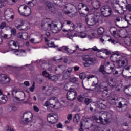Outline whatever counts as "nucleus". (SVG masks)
Listing matches in <instances>:
<instances>
[{"instance_id":"42","label":"nucleus","mask_w":131,"mask_h":131,"mask_svg":"<svg viewBox=\"0 0 131 131\" xmlns=\"http://www.w3.org/2000/svg\"><path fill=\"white\" fill-rule=\"evenodd\" d=\"M42 76L47 77V78L49 79V78H50L51 76V74H49V73L47 72V71H44L42 72Z\"/></svg>"},{"instance_id":"63","label":"nucleus","mask_w":131,"mask_h":131,"mask_svg":"<svg viewBox=\"0 0 131 131\" xmlns=\"http://www.w3.org/2000/svg\"><path fill=\"white\" fill-rule=\"evenodd\" d=\"M73 69L74 71H78L79 70V67L78 66H74L73 67Z\"/></svg>"},{"instance_id":"29","label":"nucleus","mask_w":131,"mask_h":131,"mask_svg":"<svg viewBox=\"0 0 131 131\" xmlns=\"http://www.w3.org/2000/svg\"><path fill=\"white\" fill-rule=\"evenodd\" d=\"M37 1L36 0H31L27 2V5L30 7H34L36 5Z\"/></svg>"},{"instance_id":"47","label":"nucleus","mask_w":131,"mask_h":131,"mask_svg":"<svg viewBox=\"0 0 131 131\" xmlns=\"http://www.w3.org/2000/svg\"><path fill=\"white\" fill-rule=\"evenodd\" d=\"M82 86H83V89H84V90L87 91L89 93H90V92H93V91H95V90H96L95 88H94V89H88V88H86L84 86V85L83 84H82Z\"/></svg>"},{"instance_id":"39","label":"nucleus","mask_w":131,"mask_h":131,"mask_svg":"<svg viewBox=\"0 0 131 131\" xmlns=\"http://www.w3.org/2000/svg\"><path fill=\"white\" fill-rule=\"evenodd\" d=\"M30 42H31L32 43H33L34 45H36L40 42V41L37 40V39L35 38H31L30 39Z\"/></svg>"},{"instance_id":"20","label":"nucleus","mask_w":131,"mask_h":131,"mask_svg":"<svg viewBox=\"0 0 131 131\" xmlns=\"http://www.w3.org/2000/svg\"><path fill=\"white\" fill-rule=\"evenodd\" d=\"M28 36L29 35L27 32H20L17 34V37L24 40H27L28 39Z\"/></svg>"},{"instance_id":"27","label":"nucleus","mask_w":131,"mask_h":131,"mask_svg":"<svg viewBox=\"0 0 131 131\" xmlns=\"http://www.w3.org/2000/svg\"><path fill=\"white\" fill-rule=\"evenodd\" d=\"M43 91H46L47 92H49L50 94L53 93V91H54L55 89L53 88V86L49 85V86H45L43 87Z\"/></svg>"},{"instance_id":"46","label":"nucleus","mask_w":131,"mask_h":131,"mask_svg":"<svg viewBox=\"0 0 131 131\" xmlns=\"http://www.w3.org/2000/svg\"><path fill=\"white\" fill-rule=\"evenodd\" d=\"M35 82H33L31 87L29 88L30 92H32V93H33V92L34 91V89H35Z\"/></svg>"},{"instance_id":"56","label":"nucleus","mask_w":131,"mask_h":131,"mask_svg":"<svg viewBox=\"0 0 131 131\" xmlns=\"http://www.w3.org/2000/svg\"><path fill=\"white\" fill-rule=\"evenodd\" d=\"M67 119L69 121H70L72 119V114H68L67 116Z\"/></svg>"},{"instance_id":"14","label":"nucleus","mask_w":131,"mask_h":131,"mask_svg":"<svg viewBox=\"0 0 131 131\" xmlns=\"http://www.w3.org/2000/svg\"><path fill=\"white\" fill-rule=\"evenodd\" d=\"M114 4L113 6V8L115 11V13H118L119 14H120L121 15H122L123 14V12H119V11L121 10L122 11L123 10V7L119 6L118 4H119V1L118 0H114Z\"/></svg>"},{"instance_id":"12","label":"nucleus","mask_w":131,"mask_h":131,"mask_svg":"<svg viewBox=\"0 0 131 131\" xmlns=\"http://www.w3.org/2000/svg\"><path fill=\"white\" fill-rule=\"evenodd\" d=\"M85 21L89 26H94V25L97 24L98 22V18H97V16H92L91 18L86 17Z\"/></svg>"},{"instance_id":"62","label":"nucleus","mask_w":131,"mask_h":131,"mask_svg":"<svg viewBox=\"0 0 131 131\" xmlns=\"http://www.w3.org/2000/svg\"><path fill=\"white\" fill-rule=\"evenodd\" d=\"M126 7L127 10H128L129 12H131V4H128Z\"/></svg>"},{"instance_id":"31","label":"nucleus","mask_w":131,"mask_h":131,"mask_svg":"<svg viewBox=\"0 0 131 131\" xmlns=\"http://www.w3.org/2000/svg\"><path fill=\"white\" fill-rule=\"evenodd\" d=\"M78 28H79L80 30L81 31V32H85L89 31V29H88V28L84 27V26L81 25H79L78 26Z\"/></svg>"},{"instance_id":"3","label":"nucleus","mask_w":131,"mask_h":131,"mask_svg":"<svg viewBox=\"0 0 131 131\" xmlns=\"http://www.w3.org/2000/svg\"><path fill=\"white\" fill-rule=\"evenodd\" d=\"M103 116H106L104 120V122L103 121V119L102 117L100 116H93L92 117V119L93 120H95L96 122L97 123H100V124H107V123H108L109 122V119L111 118L112 117V115L110 113L105 112L103 114H102Z\"/></svg>"},{"instance_id":"44","label":"nucleus","mask_w":131,"mask_h":131,"mask_svg":"<svg viewBox=\"0 0 131 131\" xmlns=\"http://www.w3.org/2000/svg\"><path fill=\"white\" fill-rule=\"evenodd\" d=\"M73 70V68H68L64 72H66L67 73L71 75V72H72V70Z\"/></svg>"},{"instance_id":"38","label":"nucleus","mask_w":131,"mask_h":131,"mask_svg":"<svg viewBox=\"0 0 131 131\" xmlns=\"http://www.w3.org/2000/svg\"><path fill=\"white\" fill-rule=\"evenodd\" d=\"M80 117H79V115L78 114H77L75 115V117L74 118V122L78 123L79 122Z\"/></svg>"},{"instance_id":"41","label":"nucleus","mask_w":131,"mask_h":131,"mask_svg":"<svg viewBox=\"0 0 131 131\" xmlns=\"http://www.w3.org/2000/svg\"><path fill=\"white\" fill-rule=\"evenodd\" d=\"M100 72H101L103 74H106L107 73L105 71V68L104 66H101L99 69Z\"/></svg>"},{"instance_id":"52","label":"nucleus","mask_w":131,"mask_h":131,"mask_svg":"<svg viewBox=\"0 0 131 131\" xmlns=\"http://www.w3.org/2000/svg\"><path fill=\"white\" fill-rule=\"evenodd\" d=\"M84 103L86 104V105H89V104L91 103V99L89 98H85L84 100Z\"/></svg>"},{"instance_id":"40","label":"nucleus","mask_w":131,"mask_h":131,"mask_svg":"<svg viewBox=\"0 0 131 131\" xmlns=\"http://www.w3.org/2000/svg\"><path fill=\"white\" fill-rule=\"evenodd\" d=\"M70 77V75L68 74L66 71L63 72V79H68Z\"/></svg>"},{"instance_id":"59","label":"nucleus","mask_w":131,"mask_h":131,"mask_svg":"<svg viewBox=\"0 0 131 131\" xmlns=\"http://www.w3.org/2000/svg\"><path fill=\"white\" fill-rule=\"evenodd\" d=\"M11 32L13 35H16L17 31H16V29L13 28L11 30Z\"/></svg>"},{"instance_id":"36","label":"nucleus","mask_w":131,"mask_h":131,"mask_svg":"<svg viewBox=\"0 0 131 131\" xmlns=\"http://www.w3.org/2000/svg\"><path fill=\"white\" fill-rule=\"evenodd\" d=\"M125 45L127 46H131V38L128 37H126L124 41Z\"/></svg>"},{"instance_id":"25","label":"nucleus","mask_w":131,"mask_h":131,"mask_svg":"<svg viewBox=\"0 0 131 131\" xmlns=\"http://www.w3.org/2000/svg\"><path fill=\"white\" fill-rule=\"evenodd\" d=\"M7 101H8V97H7V96L2 94V92L0 91V102H1L2 104H6Z\"/></svg>"},{"instance_id":"57","label":"nucleus","mask_w":131,"mask_h":131,"mask_svg":"<svg viewBox=\"0 0 131 131\" xmlns=\"http://www.w3.org/2000/svg\"><path fill=\"white\" fill-rule=\"evenodd\" d=\"M114 75H115V76H117V77H119L120 76V74H119L118 73V71H114L113 72Z\"/></svg>"},{"instance_id":"60","label":"nucleus","mask_w":131,"mask_h":131,"mask_svg":"<svg viewBox=\"0 0 131 131\" xmlns=\"http://www.w3.org/2000/svg\"><path fill=\"white\" fill-rule=\"evenodd\" d=\"M79 78L80 79H84V78H85V75H84L83 73H81L79 75Z\"/></svg>"},{"instance_id":"11","label":"nucleus","mask_w":131,"mask_h":131,"mask_svg":"<svg viewBox=\"0 0 131 131\" xmlns=\"http://www.w3.org/2000/svg\"><path fill=\"white\" fill-rule=\"evenodd\" d=\"M101 12L102 15L104 16V17H109V16L111 15V13H112V11L111 10V8L109 7L108 6H103L101 10Z\"/></svg>"},{"instance_id":"43","label":"nucleus","mask_w":131,"mask_h":131,"mask_svg":"<svg viewBox=\"0 0 131 131\" xmlns=\"http://www.w3.org/2000/svg\"><path fill=\"white\" fill-rule=\"evenodd\" d=\"M129 91H130V88H129V85L126 86V95L131 97L130 94H129Z\"/></svg>"},{"instance_id":"32","label":"nucleus","mask_w":131,"mask_h":131,"mask_svg":"<svg viewBox=\"0 0 131 131\" xmlns=\"http://www.w3.org/2000/svg\"><path fill=\"white\" fill-rule=\"evenodd\" d=\"M41 68L43 69L44 70H49V71H51V70H52V69L49 68V64L48 63H43L41 66Z\"/></svg>"},{"instance_id":"2","label":"nucleus","mask_w":131,"mask_h":131,"mask_svg":"<svg viewBox=\"0 0 131 131\" xmlns=\"http://www.w3.org/2000/svg\"><path fill=\"white\" fill-rule=\"evenodd\" d=\"M41 27L43 30H51L53 33H58L60 32V29L58 28L57 24L52 21L51 19L46 18L42 20L41 23Z\"/></svg>"},{"instance_id":"51","label":"nucleus","mask_w":131,"mask_h":131,"mask_svg":"<svg viewBox=\"0 0 131 131\" xmlns=\"http://www.w3.org/2000/svg\"><path fill=\"white\" fill-rule=\"evenodd\" d=\"M50 9H49V11L52 12V13H55V12H56V8L53 5L51 7Z\"/></svg>"},{"instance_id":"26","label":"nucleus","mask_w":131,"mask_h":131,"mask_svg":"<svg viewBox=\"0 0 131 131\" xmlns=\"http://www.w3.org/2000/svg\"><path fill=\"white\" fill-rule=\"evenodd\" d=\"M108 83L110 86L113 88L116 85V81L113 78L111 77L108 79Z\"/></svg>"},{"instance_id":"45","label":"nucleus","mask_w":131,"mask_h":131,"mask_svg":"<svg viewBox=\"0 0 131 131\" xmlns=\"http://www.w3.org/2000/svg\"><path fill=\"white\" fill-rule=\"evenodd\" d=\"M45 5L47 6V7H48L49 10H51V7L53 6V4H52V3L50 2H46Z\"/></svg>"},{"instance_id":"21","label":"nucleus","mask_w":131,"mask_h":131,"mask_svg":"<svg viewBox=\"0 0 131 131\" xmlns=\"http://www.w3.org/2000/svg\"><path fill=\"white\" fill-rule=\"evenodd\" d=\"M91 5L94 9L97 10L101 7V2L98 0H92Z\"/></svg>"},{"instance_id":"8","label":"nucleus","mask_w":131,"mask_h":131,"mask_svg":"<svg viewBox=\"0 0 131 131\" xmlns=\"http://www.w3.org/2000/svg\"><path fill=\"white\" fill-rule=\"evenodd\" d=\"M13 46L14 47H15V48L17 47H18V42H17L14 40L9 41L8 42L9 48H10V49H11V51H12V52H13L14 53V54H15V55H18V53H17L18 52L25 53V50H24L23 49L18 50V49H13L12 47H13Z\"/></svg>"},{"instance_id":"48","label":"nucleus","mask_w":131,"mask_h":131,"mask_svg":"<svg viewBox=\"0 0 131 131\" xmlns=\"http://www.w3.org/2000/svg\"><path fill=\"white\" fill-rule=\"evenodd\" d=\"M85 7V5L82 4V3H80L78 5L77 8L78 10H81L82 8H84Z\"/></svg>"},{"instance_id":"10","label":"nucleus","mask_w":131,"mask_h":131,"mask_svg":"<svg viewBox=\"0 0 131 131\" xmlns=\"http://www.w3.org/2000/svg\"><path fill=\"white\" fill-rule=\"evenodd\" d=\"M77 97V93L75 89H70L67 93V98L70 101H73V100H75Z\"/></svg>"},{"instance_id":"23","label":"nucleus","mask_w":131,"mask_h":131,"mask_svg":"<svg viewBox=\"0 0 131 131\" xmlns=\"http://www.w3.org/2000/svg\"><path fill=\"white\" fill-rule=\"evenodd\" d=\"M74 35L75 36H79L80 38H85V37H88L89 38H90V39L92 38L91 35H88V34L84 32H79L78 33V34L75 33Z\"/></svg>"},{"instance_id":"50","label":"nucleus","mask_w":131,"mask_h":131,"mask_svg":"<svg viewBox=\"0 0 131 131\" xmlns=\"http://www.w3.org/2000/svg\"><path fill=\"white\" fill-rule=\"evenodd\" d=\"M61 49L62 50V52H67L68 51V50H69V48L67 46H63L61 47Z\"/></svg>"},{"instance_id":"35","label":"nucleus","mask_w":131,"mask_h":131,"mask_svg":"<svg viewBox=\"0 0 131 131\" xmlns=\"http://www.w3.org/2000/svg\"><path fill=\"white\" fill-rule=\"evenodd\" d=\"M109 99L111 100V101H116V100H117V96L113 93H112L110 95Z\"/></svg>"},{"instance_id":"9","label":"nucleus","mask_w":131,"mask_h":131,"mask_svg":"<svg viewBox=\"0 0 131 131\" xmlns=\"http://www.w3.org/2000/svg\"><path fill=\"white\" fill-rule=\"evenodd\" d=\"M82 59L85 62L83 63L84 67H90L91 65L95 64V60L89 55H84Z\"/></svg>"},{"instance_id":"33","label":"nucleus","mask_w":131,"mask_h":131,"mask_svg":"<svg viewBox=\"0 0 131 131\" xmlns=\"http://www.w3.org/2000/svg\"><path fill=\"white\" fill-rule=\"evenodd\" d=\"M88 50H93V51H94V52H103V50H99L97 48V47H96V46H94V47H93L92 48H89V49H83V51H88Z\"/></svg>"},{"instance_id":"4","label":"nucleus","mask_w":131,"mask_h":131,"mask_svg":"<svg viewBox=\"0 0 131 131\" xmlns=\"http://www.w3.org/2000/svg\"><path fill=\"white\" fill-rule=\"evenodd\" d=\"M18 12L20 16L29 17L31 15V8L25 5H20L18 8Z\"/></svg>"},{"instance_id":"13","label":"nucleus","mask_w":131,"mask_h":131,"mask_svg":"<svg viewBox=\"0 0 131 131\" xmlns=\"http://www.w3.org/2000/svg\"><path fill=\"white\" fill-rule=\"evenodd\" d=\"M67 24V25H69L70 29H69L68 30H66L65 29H63L62 30V31L64 32H72V31H73L74 29L76 28V26L74 25L73 22L70 21V20H66L63 24Z\"/></svg>"},{"instance_id":"61","label":"nucleus","mask_w":131,"mask_h":131,"mask_svg":"<svg viewBox=\"0 0 131 131\" xmlns=\"http://www.w3.org/2000/svg\"><path fill=\"white\" fill-rule=\"evenodd\" d=\"M33 110L34 111H35V112H38V111H39V108H38V107H37L36 105H34L33 106Z\"/></svg>"},{"instance_id":"64","label":"nucleus","mask_w":131,"mask_h":131,"mask_svg":"<svg viewBox=\"0 0 131 131\" xmlns=\"http://www.w3.org/2000/svg\"><path fill=\"white\" fill-rule=\"evenodd\" d=\"M6 131H14V129L11 127H8L6 129Z\"/></svg>"},{"instance_id":"5","label":"nucleus","mask_w":131,"mask_h":131,"mask_svg":"<svg viewBox=\"0 0 131 131\" xmlns=\"http://www.w3.org/2000/svg\"><path fill=\"white\" fill-rule=\"evenodd\" d=\"M26 28L24 25V21L22 19H18L14 21V25L18 30H28L30 28V24L27 23Z\"/></svg>"},{"instance_id":"17","label":"nucleus","mask_w":131,"mask_h":131,"mask_svg":"<svg viewBox=\"0 0 131 131\" xmlns=\"http://www.w3.org/2000/svg\"><path fill=\"white\" fill-rule=\"evenodd\" d=\"M58 6L59 7V8H63L62 11L64 13V14H66L67 15H68L69 14H71V12L69 11L68 10V8H70L72 7L73 5L72 4H70L67 6H62L61 4L58 5Z\"/></svg>"},{"instance_id":"30","label":"nucleus","mask_w":131,"mask_h":131,"mask_svg":"<svg viewBox=\"0 0 131 131\" xmlns=\"http://www.w3.org/2000/svg\"><path fill=\"white\" fill-rule=\"evenodd\" d=\"M55 100V98H52L51 99H50L49 100V101H46L44 104V106H45V107H49V106H50V105H51L52 106V108H55L56 107V105H53L52 104H51V103H50V100Z\"/></svg>"},{"instance_id":"19","label":"nucleus","mask_w":131,"mask_h":131,"mask_svg":"<svg viewBox=\"0 0 131 131\" xmlns=\"http://www.w3.org/2000/svg\"><path fill=\"white\" fill-rule=\"evenodd\" d=\"M0 82L1 83H8L10 82V78L5 74H2L0 76Z\"/></svg>"},{"instance_id":"34","label":"nucleus","mask_w":131,"mask_h":131,"mask_svg":"<svg viewBox=\"0 0 131 131\" xmlns=\"http://www.w3.org/2000/svg\"><path fill=\"white\" fill-rule=\"evenodd\" d=\"M105 32V29L103 27H100L97 30V33L99 35H103Z\"/></svg>"},{"instance_id":"54","label":"nucleus","mask_w":131,"mask_h":131,"mask_svg":"<svg viewBox=\"0 0 131 131\" xmlns=\"http://www.w3.org/2000/svg\"><path fill=\"white\" fill-rule=\"evenodd\" d=\"M76 52V50H73L72 49H69L68 50V51H67V53H69V54H74V53H75Z\"/></svg>"},{"instance_id":"16","label":"nucleus","mask_w":131,"mask_h":131,"mask_svg":"<svg viewBox=\"0 0 131 131\" xmlns=\"http://www.w3.org/2000/svg\"><path fill=\"white\" fill-rule=\"evenodd\" d=\"M47 120L48 122H50V123L52 124L56 123V122H57V120H58L57 115L54 114H49L47 116Z\"/></svg>"},{"instance_id":"53","label":"nucleus","mask_w":131,"mask_h":131,"mask_svg":"<svg viewBox=\"0 0 131 131\" xmlns=\"http://www.w3.org/2000/svg\"><path fill=\"white\" fill-rule=\"evenodd\" d=\"M102 96L103 97H106L108 96V91H107L106 90L103 91V92H102Z\"/></svg>"},{"instance_id":"28","label":"nucleus","mask_w":131,"mask_h":131,"mask_svg":"<svg viewBox=\"0 0 131 131\" xmlns=\"http://www.w3.org/2000/svg\"><path fill=\"white\" fill-rule=\"evenodd\" d=\"M45 42L49 48H56L57 47L53 42H50L48 39H45Z\"/></svg>"},{"instance_id":"22","label":"nucleus","mask_w":131,"mask_h":131,"mask_svg":"<svg viewBox=\"0 0 131 131\" xmlns=\"http://www.w3.org/2000/svg\"><path fill=\"white\" fill-rule=\"evenodd\" d=\"M17 1L18 0H7V2L8 5L13 6V5H15V4H16ZM5 2H6V0H0V8L4 6V3H5Z\"/></svg>"},{"instance_id":"37","label":"nucleus","mask_w":131,"mask_h":131,"mask_svg":"<svg viewBox=\"0 0 131 131\" xmlns=\"http://www.w3.org/2000/svg\"><path fill=\"white\" fill-rule=\"evenodd\" d=\"M50 80H52L53 81H57L59 79V77L56 75L50 76L49 78Z\"/></svg>"},{"instance_id":"18","label":"nucleus","mask_w":131,"mask_h":131,"mask_svg":"<svg viewBox=\"0 0 131 131\" xmlns=\"http://www.w3.org/2000/svg\"><path fill=\"white\" fill-rule=\"evenodd\" d=\"M66 69V67L65 66H59L55 69V71H59V72L57 73V75H62L63 73L65 72V70Z\"/></svg>"},{"instance_id":"55","label":"nucleus","mask_w":131,"mask_h":131,"mask_svg":"<svg viewBox=\"0 0 131 131\" xmlns=\"http://www.w3.org/2000/svg\"><path fill=\"white\" fill-rule=\"evenodd\" d=\"M56 127H57V128H60L61 129H62V128H63V124H62V123H59L56 125Z\"/></svg>"},{"instance_id":"58","label":"nucleus","mask_w":131,"mask_h":131,"mask_svg":"<svg viewBox=\"0 0 131 131\" xmlns=\"http://www.w3.org/2000/svg\"><path fill=\"white\" fill-rule=\"evenodd\" d=\"M4 27H6V23L3 22L0 25V29H4Z\"/></svg>"},{"instance_id":"6","label":"nucleus","mask_w":131,"mask_h":131,"mask_svg":"<svg viewBox=\"0 0 131 131\" xmlns=\"http://www.w3.org/2000/svg\"><path fill=\"white\" fill-rule=\"evenodd\" d=\"M23 120L20 121L22 124H28L29 122L32 121V118H33V115L32 113L30 112H25L23 115Z\"/></svg>"},{"instance_id":"24","label":"nucleus","mask_w":131,"mask_h":131,"mask_svg":"<svg viewBox=\"0 0 131 131\" xmlns=\"http://www.w3.org/2000/svg\"><path fill=\"white\" fill-rule=\"evenodd\" d=\"M110 32L113 35L115 38H117L116 35H117L118 31L117 29L115 27H112L110 28Z\"/></svg>"},{"instance_id":"7","label":"nucleus","mask_w":131,"mask_h":131,"mask_svg":"<svg viewBox=\"0 0 131 131\" xmlns=\"http://www.w3.org/2000/svg\"><path fill=\"white\" fill-rule=\"evenodd\" d=\"M15 13H14L13 10L7 9L4 10V17L7 22H12Z\"/></svg>"},{"instance_id":"15","label":"nucleus","mask_w":131,"mask_h":131,"mask_svg":"<svg viewBox=\"0 0 131 131\" xmlns=\"http://www.w3.org/2000/svg\"><path fill=\"white\" fill-rule=\"evenodd\" d=\"M108 102L105 100H100L95 104V106L99 109H106L108 107Z\"/></svg>"},{"instance_id":"49","label":"nucleus","mask_w":131,"mask_h":131,"mask_svg":"<svg viewBox=\"0 0 131 131\" xmlns=\"http://www.w3.org/2000/svg\"><path fill=\"white\" fill-rule=\"evenodd\" d=\"M1 36L2 37H3V38H5V39H8V38H11V35H7V34H4V35H2L1 34Z\"/></svg>"},{"instance_id":"1","label":"nucleus","mask_w":131,"mask_h":131,"mask_svg":"<svg viewBox=\"0 0 131 131\" xmlns=\"http://www.w3.org/2000/svg\"><path fill=\"white\" fill-rule=\"evenodd\" d=\"M110 60L112 62H116L118 68L125 67L128 63V59L125 54L119 51L113 52V54L110 56Z\"/></svg>"}]
</instances>
